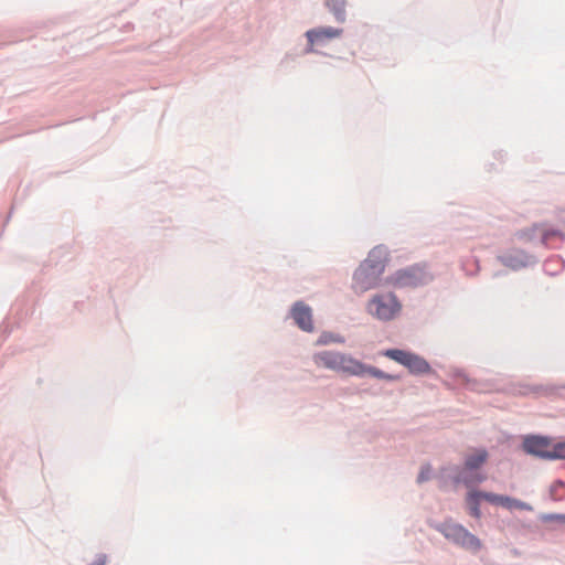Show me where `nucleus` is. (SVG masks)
Listing matches in <instances>:
<instances>
[{
  "label": "nucleus",
  "mask_w": 565,
  "mask_h": 565,
  "mask_svg": "<svg viewBox=\"0 0 565 565\" xmlns=\"http://www.w3.org/2000/svg\"><path fill=\"white\" fill-rule=\"evenodd\" d=\"M313 362L318 367H326L335 372L348 373L350 375H363L364 364L350 355L323 351L313 355Z\"/></svg>",
  "instance_id": "obj_1"
},
{
  "label": "nucleus",
  "mask_w": 565,
  "mask_h": 565,
  "mask_svg": "<svg viewBox=\"0 0 565 565\" xmlns=\"http://www.w3.org/2000/svg\"><path fill=\"white\" fill-rule=\"evenodd\" d=\"M523 448L527 454L543 459H565V441L553 443L547 437L530 436L524 439Z\"/></svg>",
  "instance_id": "obj_2"
},
{
  "label": "nucleus",
  "mask_w": 565,
  "mask_h": 565,
  "mask_svg": "<svg viewBox=\"0 0 565 565\" xmlns=\"http://www.w3.org/2000/svg\"><path fill=\"white\" fill-rule=\"evenodd\" d=\"M439 531L449 541L461 546L462 548L477 553L482 548L481 541L465 526L454 522H445Z\"/></svg>",
  "instance_id": "obj_3"
},
{
  "label": "nucleus",
  "mask_w": 565,
  "mask_h": 565,
  "mask_svg": "<svg viewBox=\"0 0 565 565\" xmlns=\"http://www.w3.org/2000/svg\"><path fill=\"white\" fill-rule=\"evenodd\" d=\"M384 356L404 365L411 373L425 374L430 372L429 363L422 356L398 349H388L382 353Z\"/></svg>",
  "instance_id": "obj_4"
},
{
  "label": "nucleus",
  "mask_w": 565,
  "mask_h": 565,
  "mask_svg": "<svg viewBox=\"0 0 565 565\" xmlns=\"http://www.w3.org/2000/svg\"><path fill=\"white\" fill-rule=\"evenodd\" d=\"M399 311L401 303L393 294L375 296L369 305V313L379 318H392Z\"/></svg>",
  "instance_id": "obj_5"
},
{
  "label": "nucleus",
  "mask_w": 565,
  "mask_h": 565,
  "mask_svg": "<svg viewBox=\"0 0 565 565\" xmlns=\"http://www.w3.org/2000/svg\"><path fill=\"white\" fill-rule=\"evenodd\" d=\"M431 277L423 267L413 266L395 274L393 282L401 287H417L428 282Z\"/></svg>",
  "instance_id": "obj_6"
},
{
  "label": "nucleus",
  "mask_w": 565,
  "mask_h": 565,
  "mask_svg": "<svg viewBox=\"0 0 565 565\" xmlns=\"http://www.w3.org/2000/svg\"><path fill=\"white\" fill-rule=\"evenodd\" d=\"M488 459V452L484 449H473L465 459V467L460 475V480L467 486L479 483L484 480L481 475H475L472 478L466 476L467 471L480 468Z\"/></svg>",
  "instance_id": "obj_7"
},
{
  "label": "nucleus",
  "mask_w": 565,
  "mask_h": 565,
  "mask_svg": "<svg viewBox=\"0 0 565 565\" xmlns=\"http://www.w3.org/2000/svg\"><path fill=\"white\" fill-rule=\"evenodd\" d=\"M341 34L342 29H335L332 26H321L308 30L306 32V38L308 40L307 52H313L315 46L322 45L329 40L341 36Z\"/></svg>",
  "instance_id": "obj_8"
},
{
  "label": "nucleus",
  "mask_w": 565,
  "mask_h": 565,
  "mask_svg": "<svg viewBox=\"0 0 565 565\" xmlns=\"http://www.w3.org/2000/svg\"><path fill=\"white\" fill-rule=\"evenodd\" d=\"M380 277L367 270L366 266L360 265L353 276V288L356 292H365L374 288Z\"/></svg>",
  "instance_id": "obj_9"
},
{
  "label": "nucleus",
  "mask_w": 565,
  "mask_h": 565,
  "mask_svg": "<svg viewBox=\"0 0 565 565\" xmlns=\"http://www.w3.org/2000/svg\"><path fill=\"white\" fill-rule=\"evenodd\" d=\"M483 500H486L492 504L501 505L508 510H513V509L525 510V511L533 510L532 505H530L529 503L520 501V500L511 498V497H508V495H501V494H495V493L484 494Z\"/></svg>",
  "instance_id": "obj_10"
},
{
  "label": "nucleus",
  "mask_w": 565,
  "mask_h": 565,
  "mask_svg": "<svg viewBox=\"0 0 565 565\" xmlns=\"http://www.w3.org/2000/svg\"><path fill=\"white\" fill-rule=\"evenodd\" d=\"M362 266H366L370 273L375 274L381 277L385 269V262L382 256V252L377 249H373L369 257L361 264Z\"/></svg>",
  "instance_id": "obj_11"
},
{
  "label": "nucleus",
  "mask_w": 565,
  "mask_h": 565,
  "mask_svg": "<svg viewBox=\"0 0 565 565\" xmlns=\"http://www.w3.org/2000/svg\"><path fill=\"white\" fill-rule=\"evenodd\" d=\"M484 494H492L491 492H482L477 490H471L467 493L466 502L469 509L470 515L476 519L481 518L480 511V500L483 499Z\"/></svg>",
  "instance_id": "obj_12"
},
{
  "label": "nucleus",
  "mask_w": 565,
  "mask_h": 565,
  "mask_svg": "<svg viewBox=\"0 0 565 565\" xmlns=\"http://www.w3.org/2000/svg\"><path fill=\"white\" fill-rule=\"evenodd\" d=\"M338 22L345 21V0H324Z\"/></svg>",
  "instance_id": "obj_13"
},
{
  "label": "nucleus",
  "mask_w": 565,
  "mask_h": 565,
  "mask_svg": "<svg viewBox=\"0 0 565 565\" xmlns=\"http://www.w3.org/2000/svg\"><path fill=\"white\" fill-rule=\"evenodd\" d=\"M311 308L302 301H298L292 306L291 318H311Z\"/></svg>",
  "instance_id": "obj_14"
},
{
  "label": "nucleus",
  "mask_w": 565,
  "mask_h": 565,
  "mask_svg": "<svg viewBox=\"0 0 565 565\" xmlns=\"http://www.w3.org/2000/svg\"><path fill=\"white\" fill-rule=\"evenodd\" d=\"M550 495L554 501H562L565 498V483L556 480L550 488Z\"/></svg>",
  "instance_id": "obj_15"
},
{
  "label": "nucleus",
  "mask_w": 565,
  "mask_h": 565,
  "mask_svg": "<svg viewBox=\"0 0 565 565\" xmlns=\"http://www.w3.org/2000/svg\"><path fill=\"white\" fill-rule=\"evenodd\" d=\"M365 373H367L376 379H381V380L394 381L397 379V376L384 373L383 371H381L376 367H373V366L364 365V374Z\"/></svg>",
  "instance_id": "obj_16"
},
{
  "label": "nucleus",
  "mask_w": 565,
  "mask_h": 565,
  "mask_svg": "<svg viewBox=\"0 0 565 565\" xmlns=\"http://www.w3.org/2000/svg\"><path fill=\"white\" fill-rule=\"evenodd\" d=\"M541 235H542V242L544 244H548L554 238H558L561 241L564 239V234L561 231L554 230V228L544 230V231H542Z\"/></svg>",
  "instance_id": "obj_17"
},
{
  "label": "nucleus",
  "mask_w": 565,
  "mask_h": 565,
  "mask_svg": "<svg viewBox=\"0 0 565 565\" xmlns=\"http://www.w3.org/2000/svg\"><path fill=\"white\" fill-rule=\"evenodd\" d=\"M332 342L342 343V342H344V339L340 335H334V334L324 332L320 335V338L317 341V343L321 344V345L329 344Z\"/></svg>",
  "instance_id": "obj_18"
},
{
  "label": "nucleus",
  "mask_w": 565,
  "mask_h": 565,
  "mask_svg": "<svg viewBox=\"0 0 565 565\" xmlns=\"http://www.w3.org/2000/svg\"><path fill=\"white\" fill-rule=\"evenodd\" d=\"M296 322L298 323L299 328L305 331L310 332L313 330L312 320H296Z\"/></svg>",
  "instance_id": "obj_19"
},
{
  "label": "nucleus",
  "mask_w": 565,
  "mask_h": 565,
  "mask_svg": "<svg viewBox=\"0 0 565 565\" xmlns=\"http://www.w3.org/2000/svg\"><path fill=\"white\" fill-rule=\"evenodd\" d=\"M544 520L565 523V514H548L544 516Z\"/></svg>",
  "instance_id": "obj_20"
},
{
  "label": "nucleus",
  "mask_w": 565,
  "mask_h": 565,
  "mask_svg": "<svg viewBox=\"0 0 565 565\" xmlns=\"http://www.w3.org/2000/svg\"><path fill=\"white\" fill-rule=\"evenodd\" d=\"M429 473H430V468H423L418 476V481L422 482V481L427 480L429 478Z\"/></svg>",
  "instance_id": "obj_21"
},
{
  "label": "nucleus",
  "mask_w": 565,
  "mask_h": 565,
  "mask_svg": "<svg viewBox=\"0 0 565 565\" xmlns=\"http://www.w3.org/2000/svg\"><path fill=\"white\" fill-rule=\"evenodd\" d=\"M501 260H502V263H503L504 265H507V266H514V265L512 264L511 258H510V257H508V256H503V257H501Z\"/></svg>",
  "instance_id": "obj_22"
},
{
  "label": "nucleus",
  "mask_w": 565,
  "mask_h": 565,
  "mask_svg": "<svg viewBox=\"0 0 565 565\" xmlns=\"http://www.w3.org/2000/svg\"><path fill=\"white\" fill-rule=\"evenodd\" d=\"M96 565H105V557H100Z\"/></svg>",
  "instance_id": "obj_23"
}]
</instances>
